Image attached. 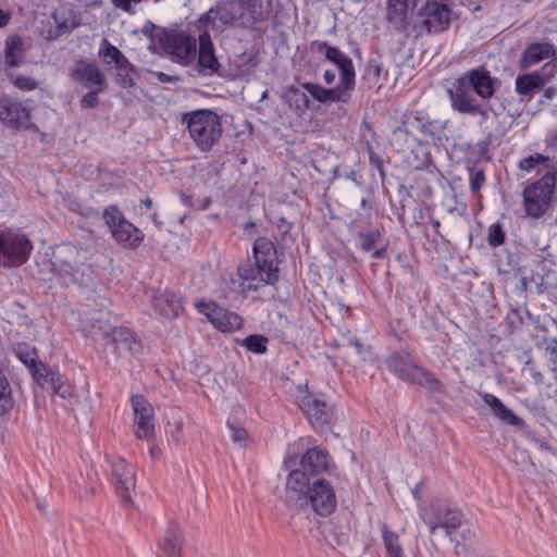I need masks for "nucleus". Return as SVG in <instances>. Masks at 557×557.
I'll return each instance as SVG.
<instances>
[{
	"instance_id": "nucleus-1",
	"label": "nucleus",
	"mask_w": 557,
	"mask_h": 557,
	"mask_svg": "<svg viewBox=\"0 0 557 557\" xmlns=\"http://www.w3.org/2000/svg\"><path fill=\"white\" fill-rule=\"evenodd\" d=\"M495 79L484 67H476L460 75L448 88L450 103L463 102L470 108L471 100L492 98L495 92Z\"/></svg>"
},
{
	"instance_id": "nucleus-2",
	"label": "nucleus",
	"mask_w": 557,
	"mask_h": 557,
	"mask_svg": "<svg viewBox=\"0 0 557 557\" xmlns=\"http://www.w3.org/2000/svg\"><path fill=\"white\" fill-rule=\"evenodd\" d=\"M414 499L418 502L420 515L423 521L429 525L430 533L434 534L437 529H444L445 534L450 537L463 520L462 512L457 508H451L444 500L432 499L423 502L421 490H411Z\"/></svg>"
},
{
	"instance_id": "nucleus-3",
	"label": "nucleus",
	"mask_w": 557,
	"mask_h": 557,
	"mask_svg": "<svg viewBox=\"0 0 557 557\" xmlns=\"http://www.w3.org/2000/svg\"><path fill=\"white\" fill-rule=\"evenodd\" d=\"M555 187L556 177L553 171L544 173L540 180L529 184L522 194L525 214L533 219L543 216L557 201Z\"/></svg>"
},
{
	"instance_id": "nucleus-4",
	"label": "nucleus",
	"mask_w": 557,
	"mask_h": 557,
	"mask_svg": "<svg viewBox=\"0 0 557 557\" xmlns=\"http://www.w3.org/2000/svg\"><path fill=\"white\" fill-rule=\"evenodd\" d=\"M186 123L189 136L202 151H209L222 134L220 117L210 110L188 114Z\"/></svg>"
},
{
	"instance_id": "nucleus-5",
	"label": "nucleus",
	"mask_w": 557,
	"mask_h": 557,
	"mask_svg": "<svg viewBox=\"0 0 557 557\" xmlns=\"http://www.w3.org/2000/svg\"><path fill=\"white\" fill-rule=\"evenodd\" d=\"M33 250L29 238L20 231H7L0 234V264L20 267L28 259Z\"/></svg>"
},
{
	"instance_id": "nucleus-6",
	"label": "nucleus",
	"mask_w": 557,
	"mask_h": 557,
	"mask_svg": "<svg viewBox=\"0 0 557 557\" xmlns=\"http://www.w3.org/2000/svg\"><path fill=\"white\" fill-rule=\"evenodd\" d=\"M286 498L290 506L310 507L320 516L331 515L336 507L334 490H287Z\"/></svg>"
},
{
	"instance_id": "nucleus-7",
	"label": "nucleus",
	"mask_w": 557,
	"mask_h": 557,
	"mask_svg": "<svg viewBox=\"0 0 557 557\" xmlns=\"http://www.w3.org/2000/svg\"><path fill=\"white\" fill-rule=\"evenodd\" d=\"M159 41L165 53L181 65L191 64L197 55V40L184 30L162 32Z\"/></svg>"
},
{
	"instance_id": "nucleus-8",
	"label": "nucleus",
	"mask_w": 557,
	"mask_h": 557,
	"mask_svg": "<svg viewBox=\"0 0 557 557\" xmlns=\"http://www.w3.org/2000/svg\"><path fill=\"white\" fill-rule=\"evenodd\" d=\"M103 219L112 237L120 245L126 248H136L143 243L144 233L128 222L117 207H108L103 212Z\"/></svg>"
},
{
	"instance_id": "nucleus-9",
	"label": "nucleus",
	"mask_w": 557,
	"mask_h": 557,
	"mask_svg": "<svg viewBox=\"0 0 557 557\" xmlns=\"http://www.w3.org/2000/svg\"><path fill=\"white\" fill-rule=\"evenodd\" d=\"M387 369L403 381L425 386L430 391H440L441 382L430 372L413 364L408 358L392 355L386 360Z\"/></svg>"
},
{
	"instance_id": "nucleus-10",
	"label": "nucleus",
	"mask_w": 557,
	"mask_h": 557,
	"mask_svg": "<svg viewBox=\"0 0 557 557\" xmlns=\"http://www.w3.org/2000/svg\"><path fill=\"white\" fill-rule=\"evenodd\" d=\"M311 50L324 52L325 60L332 63L338 71L339 82L344 88L352 91L356 86V72L352 60L337 47L330 46L326 41L315 40L311 44Z\"/></svg>"
},
{
	"instance_id": "nucleus-11",
	"label": "nucleus",
	"mask_w": 557,
	"mask_h": 557,
	"mask_svg": "<svg viewBox=\"0 0 557 557\" xmlns=\"http://www.w3.org/2000/svg\"><path fill=\"white\" fill-rule=\"evenodd\" d=\"M195 307L214 329L222 333H234L243 327L244 319L237 312L223 308L213 301H197Z\"/></svg>"
},
{
	"instance_id": "nucleus-12",
	"label": "nucleus",
	"mask_w": 557,
	"mask_h": 557,
	"mask_svg": "<svg viewBox=\"0 0 557 557\" xmlns=\"http://www.w3.org/2000/svg\"><path fill=\"white\" fill-rule=\"evenodd\" d=\"M0 121L13 131L28 129L32 123V108L9 97H0Z\"/></svg>"
},
{
	"instance_id": "nucleus-13",
	"label": "nucleus",
	"mask_w": 557,
	"mask_h": 557,
	"mask_svg": "<svg viewBox=\"0 0 557 557\" xmlns=\"http://www.w3.org/2000/svg\"><path fill=\"white\" fill-rule=\"evenodd\" d=\"M557 74V63L546 62L540 71L519 75L515 82V89L520 96L532 98L533 95L546 86Z\"/></svg>"
},
{
	"instance_id": "nucleus-14",
	"label": "nucleus",
	"mask_w": 557,
	"mask_h": 557,
	"mask_svg": "<svg viewBox=\"0 0 557 557\" xmlns=\"http://www.w3.org/2000/svg\"><path fill=\"white\" fill-rule=\"evenodd\" d=\"M131 401L136 437L141 441L152 440L154 436V412L151 404L143 395H134Z\"/></svg>"
},
{
	"instance_id": "nucleus-15",
	"label": "nucleus",
	"mask_w": 557,
	"mask_h": 557,
	"mask_svg": "<svg viewBox=\"0 0 557 557\" xmlns=\"http://www.w3.org/2000/svg\"><path fill=\"white\" fill-rule=\"evenodd\" d=\"M252 253L256 264L265 273V281L277 282L278 259L274 244L265 237H259L253 243Z\"/></svg>"
},
{
	"instance_id": "nucleus-16",
	"label": "nucleus",
	"mask_w": 557,
	"mask_h": 557,
	"mask_svg": "<svg viewBox=\"0 0 557 557\" xmlns=\"http://www.w3.org/2000/svg\"><path fill=\"white\" fill-rule=\"evenodd\" d=\"M264 271H261V267L252 264H243L238 267L237 278H232L233 283L237 284V289L242 290V294L248 296L251 292H257L264 285H273L276 282H268L264 277Z\"/></svg>"
},
{
	"instance_id": "nucleus-17",
	"label": "nucleus",
	"mask_w": 557,
	"mask_h": 557,
	"mask_svg": "<svg viewBox=\"0 0 557 557\" xmlns=\"http://www.w3.org/2000/svg\"><path fill=\"white\" fill-rule=\"evenodd\" d=\"M410 125L430 139L442 140V138L445 137V129L448 125V121L432 120L425 111L418 110L412 113L410 117Z\"/></svg>"
},
{
	"instance_id": "nucleus-18",
	"label": "nucleus",
	"mask_w": 557,
	"mask_h": 557,
	"mask_svg": "<svg viewBox=\"0 0 557 557\" xmlns=\"http://www.w3.org/2000/svg\"><path fill=\"white\" fill-rule=\"evenodd\" d=\"M299 406L314 428L322 429L331 423L332 412L325 401L312 395H307L301 399Z\"/></svg>"
},
{
	"instance_id": "nucleus-19",
	"label": "nucleus",
	"mask_w": 557,
	"mask_h": 557,
	"mask_svg": "<svg viewBox=\"0 0 557 557\" xmlns=\"http://www.w3.org/2000/svg\"><path fill=\"white\" fill-rule=\"evenodd\" d=\"M302 89H305L314 100L321 103H333V102H344L346 103L350 98V90L344 88L341 84L333 88H324L314 83H304L301 85Z\"/></svg>"
},
{
	"instance_id": "nucleus-20",
	"label": "nucleus",
	"mask_w": 557,
	"mask_h": 557,
	"mask_svg": "<svg viewBox=\"0 0 557 557\" xmlns=\"http://www.w3.org/2000/svg\"><path fill=\"white\" fill-rule=\"evenodd\" d=\"M301 468L311 474L327 472L330 475L335 470L332 466L329 453L318 446L308 448L300 460Z\"/></svg>"
},
{
	"instance_id": "nucleus-21",
	"label": "nucleus",
	"mask_w": 557,
	"mask_h": 557,
	"mask_svg": "<svg viewBox=\"0 0 557 557\" xmlns=\"http://www.w3.org/2000/svg\"><path fill=\"white\" fill-rule=\"evenodd\" d=\"M198 41L199 49L197 64L199 72L203 73L205 75H212L219 70L220 64L215 57L214 46L212 44L210 34L205 30L199 35Z\"/></svg>"
},
{
	"instance_id": "nucleus-22",
	"label": "nucleus",
	"mask_w": 557,
	"mask_h": 557,
	"mask_svg": "<svg viewBox=\"0 0 557 557\" xmlns=\"http://www.w3.org/2000/svg\"><path fill=\"white\" fill-rule=\"evenodd\" d=\"M70 76L73 81L84 84L88 88H106V77L97 65L92 63L78 62L71 70Z\"/></svg>"
},
{
	"instance_id": "nucleus-23",
	"label": "nucleus",
	"mask_w": 557,
	"mask_h": 557,
	"mask_svg": "<svg viewBox=\"0 0 557 557\" xmlns=\"http://www.w3.org/2000/svg\"><path fill=\"white\" fill-rule=\"evenodd\" d=\"M182 535L176 522L170 521L158 541V546L168 557H182Z\"/></svg>"
},
{
	"instance_id": "nucleus-24",
	"label": "nucleus",
	"mask_w": 557,
	"mask_h": 557,
	"mask_svg": "<svg viewBox=\"0 0 557 557\" xmlns=\"http://www.w3.org/2000/svg\"><path fill=\"white\" fill-rule=\"evenodd\" d=\"M158 313L165 319H174L178 317L183 310V301L180 296L170 290H164L157 296L152 302Z\"/></svg>"
},
{
	"instance_id": "nucleus-25",
	"label": "nucleus",
	"mask_w": 557,
	"mask_h": 557,
	"mask_svg": "<svg viewBox=\"0 0 557 557\" xmlns=\"http://www.w3.org/2000/svg\"><path fill=\"white\" fill-rule=\"evenodd\" d=\"M482 399L486 406H488L495 418L502 422L512 426H523L524 421L507 408L503 401L493 394L485 393Z\"/></svg>"
},
{
	"instance_id": "nucleus-26",
	"label": "nucleus",
	"mask_w": 557,
	"mask_h": 557,
	"mask_svg": "<svg viewBox=\"0 0 557 557\" xmlns=\"http://www.w3.org/2000/svg\"><path fill=\"white\" fill-rule=\"evenodd\" d=\"M518 168L521 172L527 174L534 173L536 175H543L548 171H553L555 174L557 173L550 159L541 153H534L523 158L519 161Z\"/></svg>"
},
{
	"instance_id": "nucleus-27",
	"label": "nucleus",
	"mask_w": 557,
	"mask_h": 557,
	"mask_svg": "<svg viewBox=\"0 0 557 557\" xmlns=\"http://www.w3.org/2000/svg\"><path fill=\"white\" fill-rule=\"evenodd\" d=\"M111 480L115 487H135L136 478L133 466L128 465L123 459L113 462Z\"/></svg>"
},
{
	"instance_id": "nucleus-28",
	"label": "nucleus",
	"mask_w": 557,
	"mask_h": 557,
	"mask_svg": "<svg viewBox=\"0 0 557 557\" xmlns=\"http://www.w3.org/2000/svg\"><path fill=\"white\" fill-rule=\"evenodd\" d=\"M555 54V48L548 42L531 44L523 53V62L527 66H532L541 61L548 60Z\"/></svg>"
},
{
	"instance_id": "nucleus-29",
	"label": "nucleus",
	"mask_w": 557,
	"mask_h": 557,
	"mask_svg": "<svg viewBox=\"0 0 557 557\" xmlns=\"http://www.w3.org/2000/svg\"><path fill=\"white\" fill-rule=\"evenodd\" d=\"M382 237L377 228L362 231L358 234V247L366 252L371 251V256L375 259L384 258L385 248L376 249Z\"/></svg>"
},
{
	"instance_id": "nucleus-30",
	"label": "nucleus",
	"mask_w": 557,
	"mask_h": 557,
	"mask_svg": "<svg viewBox=\"0 0 557 557\" xmlns=\"http://www.w3.org/2000/svg\"><path fill=\"white\" fill-rule=\"evenodd\" d=\"M409 0H388L387 18L395 28L403 30L408 23Z\"/></svg>"
},
{
	"instance_id": "nucleus-31",
	"label": "nucleus",
	"mask_w": 557,
	"mask_h": 557,
	"mask_svg": "<svg viewBox=\"0 0 557 557\" xmlns=\"http://www.w3.org/2000/svg\"><path fill=\"white\" fill-rule=\"evenodd\" d=\"M99 57L107 65H112L123 71L127 67L125 55L106 38L100 42Z\"/></svg>"
},
{
	"instance_id": "nucleus-32",
	"label": "nucleus",
	"mask_w": 557,
	"mask_h": 557,
	"mask_svg": "<svg viewBox=\"0 0 557 557\" xmlns=\"http://www.w3.org/2000/svg\"><path fill=\"white\" fill-rule=\"evenodd\" d=\"M13 352L16 358L29 369L35 377H41L42 374L40 373V369L37 364L38 356L34 347L26 343H18L14 345Z\"/></svg>"
},
{
	"instance_id": "nucleus-33",
	"label": "nucleus",
	"mask_w": 557,
	"mask_h": 557,
	"mask_svg": "<svg viewBox=\"0 0 557 557\" xmlns=\"http://www.w3.org/2000/svg\"><path fill=\"white\" fill-rule=\"evenodd\" d=\"M470 108L467 107L463 102L450 103L453 110L461 113L468 114L471 116L479 115L480 124H483L487 121L490 112H494L492 107L485 106L479 102V100H471Z\"/></svg>"
},
{
	"instance_id": "nucleus-34",
	"label": "nucleus",
	"mask_w": 557,
	"mask_h": 557,
	"mask_svg": "<svg viewBox=\"0 0 557 557\" xmlns=\"http://www.w3.org/2000/svg\"><path fill=\"white\" fill-rule=\"evenodd\" d=\"M46 383H49L53 393L59 395L63 399H70L75 394V388L72 384H70L59 372L50 371L47 373Z\"/></svg>"
},
{
	"instance_id": "nucleus-35",
	"label": "nucleus",
	"mask_w": 557,
	"mask_h": 557,
	"mask_svg": "<svg viewBox=\"0 0 557 557\" xmlns=\"http://www.w3.org/2000/svg\"><path fill=\"white\" fill-rule=\"evenodd\" d=\"M285 99L298 115L305 114L310 108L308 92L302 87L288 89Z\"/></svg>"
},
{
	"instance_id": "nucleus-36",
	"label": "nucleus",
	"mask_w": 557,
	"mask_h": 557,
	"mask_svg": "<svg viewBox=\"0 0 557 557\" xmlns=\"http://www.w3.org/2000/svg\"><path fill=\"white\" fill-rule=\"evenodd\" d=\"M14 407L12 388L4 372L0 369V416L8 414Z\"/></svg>"
},
{
	"instance_id": "nucleus-37",
	"label": "nucleus",
	"mask_w": 557,
	"mask_h": 557,
	"mask_svg": "<svg viewBox=\"0 0 557 557\" xmlns=\"http://www.w3.org/2000/svg\"><path fill=\"white\" fill-rule=\"evenodd\" d=\"M448 10L442 5L432 16L423 20V25L429 33H437L448 26Z\"/></svg>"
},
{
	"instance_id": "nucleus-38",
	"label": "nucleus",
	"mask_w": 557,
	"mask_h": 557,
	"mask_svg": "<svg viewBox=\"0 0 557 557\" xmlns=\"http://www.w3.org/2000/svg\"><path fill=\"white\" fill-rule=\"evenodd\" d=\"M381 531L387 554L391 557H404V552L399 543V536L395 532L389 531L385 523L381 524Z\"/></svg>"
},
{
	"instance_id": "nucleus-39",
	"label": "nucleus",
	"mask_w": 557,
	"mask_h": 557,
	"mask_svg": "<svg viewBox=\"0 0 557 557\" xmlns=\"http://www.w3.org/2000/svg\"><path fill=\"white\" fill-rule=\"evenodd\" d=\"M22 40L18 36H11L5 41V63L10 67L17 66L22 59Z\"/></svg>"
},
{
	"instance_id": "nucleus-40",
	"label": "nucleus",
	"mask_w": 557,
	"mask_h": 557,
	"mask_svg": "<svg viewBox=\"0 0 557 557\" xmlns=\"http://www.w3.org/2000/svg\"><path fill=\"white\" fill-rule=\"evenodd\" d=\"M232 278H237V275L235 276L230 272H225L221 276L220 287L218 289L219 297L230 300L233 299L235 295L242 294V290L237 289L238 283L234 284Z\"/></svg>"
},
{
	"instance_id": "nucleus-41",
	"label": "nucleus",
	"mask_w": 557,
	"mask_h": 557,
	"mask_svg": "<svg viewBox=\"0 0 557 557\" xmlns=\"http://www.w3.org/2000/svg\"><path fill=\"white\" fill-rule=\"evenodd\" d=\"M215 18H219L224 25H228L232 22L230 12L225 8H211L199 17L198 23L200 26L208 27Z\"/></svg>"
},
{
	"instance_id": "nucleus-42",
	"label": "nucleus",
	"mask_w": 557,
	"mask_h": 557,
	"mask_svg": "<svg viewBox=\"0 0 557 557\" xmlns=\"http://www.w3.org/2000/svg\"><path fill=\"white\" fill-rule=\"evenodd\" d=\"M243 8L248 14L252 26L263 22V4L260 0H243Z\"/></svg>"
},
{
	"instance_id": "nucleus-43",
	"label": "nucleus",
	"mask_w": 557,
	"mask_h": 557,
	"mask_svg": "<svg viewBox=\"0 0 557 557\" xmlns=\"http://www.w3.org/2000/svg\"><path fill=\"white\" fill-rule=\"evenodd\" d=\"M112 341L117 348L132 350V345L135 343L133 335L128 329L114 327L111 332Z\"/></svg>"
},
{
	"instance_id": "nucleus-44",
	"label": "nucleus",
	"mask_w": 557,
	"mask_h": 557,
	"mask_svg": "<svg viewBox=\"0 0 557 557\" xmlns=\"http://www.w3.org/2000/svg\"><path fill=\"white\" fill-rule=\"evenodd\" d=\"M52 270L57 274L64 278L63 284H70L75 282L76 269L73 264L63 260H55L52 262Z\"/></svg>"
},
{
	"instance_id": "nucleus-45",
	"label": "nucleus",
	"mask_w": 557,
	"mask_h": 557,
	"mask_svg": "<svg viewBox=\"0 0 557 557\" xmlns=\"http://www.w3.org/2000/svg\"><path fill=\"white\" fill-rule=\"evenodd\" d=\"M267 337L259 334L249 335L242 342L243 347H245L247 350L253 354L259 355L264 354L267 351Z\"/></svg>"
},
{
	"instance_id": "nucleus-46",
	"label": "nucleus",
	"mask_w": 557,
	"mask_h": 557,
	"mask_svg": "<svg viewBox=\"0 0 557 557\" xmlns=\"http://www.w3.org/2000/svg\"><path fill=\"white\" fill-rule=\"evenodd\" d=\"M308 470L296 469L289 472L286 487H307L309 484Z\"/></svg>"
},
{
	"instance_id": "nucleus-47",
	"label": "nucleus",
	"mask_w": 557,
	"mask_h": 557,
	"mask_svg": "<svg viewBox=\"0 0 557 557\" xmlns=\"http://www.w3.org/2000/svg\"><path fill=\"white\" fill-rule=\"evenodd\" d=\"M505 232L503 231L499 223L492 224L487 230V243L491 247L495 248L504 244Z\"/></svg>"
},
{
	"instance_id": "nucleus-48",
	"label": "nucleus",
	"mask_w": 557,
	"mask_h": 557,
	"mask_svg": "<svg viewBox=\"0 0 557 557\" xmlns=\"http://www.w3.org/2000/svg\"><path fill=\"white\" fill-rule=\"evenodd\" d=\"M485 183V174H484V171L483 170H475V169H472L470 171V174H469V185H470V190L473 193V194H476L479 193V190L481 189V187L484 185Z\"/></svg>"
},
{
	"instance_id": "nucleus-49",
	"label": "nucleus",
	"mask_w": 557,
	"mask_h": 557,
	"mask_svg": "<svg viewBox=\"0 0 557 557\" xmlns=\"http://www.w3.org/2000/svg\"><path fill=\"white\" fill-rule=\"evenodd\" d=\"M16 88L23 91H32L38 87V82L29 76L18 75L13 79Z\"/></svg>"
},
{
	"instance_id": "nucleus-50",
	"label": "nucleus",
	"mask_w": 557,
	"mask_h": 557,
	"mask_svg": "<svg viewBox=\"0 0 557 557\" xmlns=\"http://www.w3.org/2000/svg\"><path fill=\"white\" fill-rule=\"evenodd\" d=\"M26 500L34 499L36 503V507L39 511L46 512L48 507V496L46 493L37 494L35 491H30L29 494L24 495Z\"/></svg>"
},
{
	"instance_id": "nucleus-51",
	"label": "nucleus",
	"mask_w": 557,
	"mask_h": 557,
	"mask_svg": "<svg viewBox=\"0 0 557 557\" xmlns=\"http://www.w3.org/2000/svg\"><path fill=\"white\" fill-rule=\"evenodd\" d=\"M115 70H116L117 83L124 88L131 87L133 85V78L131 76L133 69H132L131 63L127 61V67L124 71L122 69H115Z\"/></svg>"
},
{
	"instance_id": "nucleus-52",
	"label": "nucleus",
	"mask_w": 557,
	"mask_h": 557,
	"mask_svg": "<svg viewBox=\"0 0 557 557\" xmlns=\"http://www.w3.org/2000/svg\"><path fill=\"white\" fill-rule=\"evenodd\" d=\"M104 89L99 88H90L81 100V104L83 108H95L98 104V94L103 91Z\"/></svg>"
},
{
	"instance_id": "nucleus-53",
	"label": "nucleus",
	"mask_w": 557,
	"mask_h": 557,
	"mask_svg": "<svg viewBox=\"0 0 557 557\" xmlns=\"http://www.w3.org/2000/svg\"><path fill=\"white\" fill-rule=\"evenodd\" d=\"M227 426L231 431V437L233 440L234 443H237V444H244L247 440V432L242 429V428H237L235 426L233 423H231L230 421H227Z\"/></svg>"
},
{
	"instance_id": "nucleus-54",
	"label": "nucleus",
	"mask_w": 557,
	"mask_h": 557,
	"mask_svg": "<svg viewBox=\"0 0 557 557\" xmlns=\"http://www.w3.org/2000/svg\"><path fill=\"white\" fill-rule=\"evenodd\" d=\"M117 497L122 502L124 506H132L134 504L133 497L135 495L136 490H116Z\"/></svg>"
},
{
	"instance_id": "nucleus-55",
	"label": "nucleus",
	"mask_w": 557,
	"mask_h": 557,
	"mask_svg": "<svg viewBox=\"0 0 557 557\" xmlns=\"http://www.w3.org/2000/svg\"><path fill=\"white\" fill-rule=\"evenodd\" d=\"M367 75L373 76V78L377 79L381 73V66L379 64H371L367 69Z\"/></svg>"
},
{
	"instance_id": "nucleus-56",
	"label": "nucleus",
	"mask_w": 557,
	"mask_h": 557,
	"mask_svg": "<svg viewBox=\"0 0 557 557\" xmlns=\"http://www.w3.org/2000/svg\"><path fill=\"white\" fill-rule=\"evenodd\" d=\"M154 28H156L154 24L151 23L150 21H147L141 28V33L147 37L152 38Z\"/></svg>"
},
{
	"instance_id": "nucleus-57",
	"label": "nucleus",
	"mask_w": 557,
	"mask_h": 557,
	"mask_svg": "<svg viewBox=\"0 0 557 557\" xmlns=\"http://www.w3.org/2000/svg\"><path fill=\"white\" fill-rule=\"evenodd\" d=\"M556 96H557L556 87L549 86V87L545 88L544 94H543L544 100L549 101V100L554 99Z\"/></svg>"
},
{
	"instance_id": "nucleus-58",
	"label": "nucleus",
	"mask_w": 557,
	"mask_h": 557,
	"mask_svg": "<svg viewBox=\"0 0 557 557\" xmlns=\"http://www.w3.org/2000/svg\"><path fill=\"white\" fill-rule=\"evenodd\" d=\"M332 485H333V482L327 481L326 479H318V480L312 482L311 487H313V488H317V487H332Z\"/></svg>"
},
{
	"instance_id": "nucleus-59",
	"label": "nucleus",
	"mask_w": 557,
	"mask_h": 557,
	"mask_svg": "<svg viewBox=\"0 0 557 557\" xmlns=\"http://www.w3.org/2000/svg\"><path fill=\"white\" fill-rule=\"evenodd\" d=\"M335 73L330 70H326L323 74V79L327 85H332L335 82Z\"/></svg>"
},
{
	"instance_id": "nucleus-60",
	"label": "nucleus",
	"mask_w": 557,
	"mask_h": 557,
	"mask_svg": "<svg viewBox=\"0 0 557 557\" xmlns=\"http://www.w3.org/2000/svg\"><path fill=\"white\" fill-rule=\"evenodd\" d=\"M530 373L535 383H537V384L544 383V376L541 372L536 371L535 369H530Z\"/></svg>"
},
{
	"instance_id": "nucleus-61",
	"label": "nucleus",
	"mask_w": 557,
	"mask_h": 557,
	"mask_svg": "<svg viewBox=\"0 0 557 557\" xmlns=\"http://www.w3.org/2000/svg\"><path fill=\"white\" fill-rule=\"evenodd\" d=\"M10 20V16L9 14H5L2 12V10L0 9V27H3L8 24Z\"/></svg>"
},
{
	"instance_id": "nucleus-62",
	"label": "nucleus",
	"mask_w": 557,
	"mask_h": 557,
	"mask_svg": "<svg viewBox=\"0 0 557 557\" xmlns=\"http://www.w3.org/2000/svg\"><path fill=\"white\" fill-rule=\"evenodd\" d=\"M149 454L150 456L154 459V458H158L159 455H160V448L156 445H152L150 448H149Z\"/></svg>"
},
{
	"instance_id": "nucleus-63",
	"label": "nucleus",
	"mask_w": 557,
	"mask_h": 557,
	"mask_svg": "<svg viewBox=\"0 0 557 557\" xmlns=\"http://www.w3.org/2000/svg\"><path fill=\"white\" fill-rule=\"evenodd\" d=\"M547 350L550 352L552 356H554V362L557 363V342H555L554 346H548Z\"/></svg>"
},
{
	"instance_id": "nucleus-64",
	"label": "nucleus",
	"mask_w": 557,
	"mask_h": 557,
	"mask_svg": "<svg viewBox=\"0 0 557 557\" xmlns=\"http://www.w3.org/2000/svg\"><path fill=\"white\" fill-rule=\"evenodd\" d=\"M143 203H144V206H145L147 209H151V208H152V206H153V202H152V200H151L150 198H146V199H144Z\"/></svg>"
}]
</instances>
